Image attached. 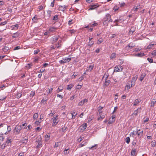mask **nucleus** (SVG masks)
I'll return each instance as SVG.
<instances>
[{
    "label": "nucleus",
    "mask_w": 156,
    "mask_h": 156,
    "mask_svg": "<svg viewBox=\"0 0 156 156\" xmlns=\"http://www.w3.org/2000/svg\"><path fill=\"white\" fill-rule=\"evenodd\" d=\"M20 46H16V47H15L13 50H18V49H20Z\"/></svg>",
    "instance_id": "nucleus-53"
},
{
    "label": "nucleus",
    "mask_w": 156,
    "mask_h": 156,
    "mask_svg": "<svg viewBox=\"0 0 156 156\" xmlns=\"http://www.w3.org/2000/svg\"><path fill=\"white\" fill-rule=\"evenodd\" d=\"M140 5H137V6H135L134 7V11H137L139 8Z\"/></svg>",
    "instance_id": "nucleus-41"
},
{
    "label": "nucleus",
    "mask_w": 156,
    "mask_h": 156,
    "mask_svg": "<svg viewBox=\"0 0 156 156\" xmlns=\"http://www.w3.org/2000/svg\"><path fill=\"white\" fill-rule=\"evenodd\" d=\"M58 16L56 15L53 17V20H55V21L57 20H58Z\"/></svg>",
    "instance_id": "nucleus-44"
},
{
    "label": "nucleus",
    "mask_w": 156,
    "mask_h": 156,
    "mask_svg": "<svg viewBox=\"0 0 156 156\" xmlns=\"http://www.w3.org/2000/svg\"><path fill=\"white\" fill-rule=\"evenodd\" d=\"M154 45V44H150L147 46V49L151 48H152V47Z\"/></svg>",
    "instance_id": "nucleus-42"
},
{
    "label": "nucleus",
    "mask_w": 156,
    "mask_h": 156,
    "mask_svg": "<svg viewBox=\"0 0 156 156\" xmlns=\"http://www.w3.org/2000/svg\"><path fill=\"white\" fill-rule=\"evenodd\" d=\"M108 76L106 75L105 79V82L104 84V86L106 87L108 86L110 83V80L108 79Z\"/></svg>",
    "instance_id": "nucleus-5"
},
{
    "label": "nucleus",
    "mask_w": 156,
    "mask_h": 156,
    "mask_svg": "<svg viewBox=\"0 0 156 156\" xmlns=\"http://www.w3.org/2000/svg\"><path fill=\"white\" fill-rule=\"evenodd\" d=\"M88 101V100L87 99H84L83 100L81 101L80 102L78 103V105L79 106H82L83 105L84 103L86 102H87Z\"/></svg>",
    "instance_id": "nucleus-10"
},
{
    "label": "nucleus",
    "mask_w": 156,
    "mask_h": 156,
    "mask_svg": "<svg viewBox=\"0 0 156 156\" xmlns=\"http://www.w3.org/2000/svg\"><path fill=\"white\" fill-rule=\"evenodd\" d=\"M147 60L150 63H152L153 62V60L151 58H147Z\"/></svg>",
    "instance_id": "nucleus-46"
},
{
    "label": "nucleus",
    "mask_w": 156,
    "mask_h": 156,
    "mask_svg": "<svg viewBox=\"0 0 156 156\" xmlns=\"http://www.w3.org/2000/svg\"><path fill=\"white\" fill-rule=\"evenodd\" d=\"M7 146L5 143L2 144L0 142V148L2 149H4L5 147Z\"/></svg>",
    "instance_id": "nucleus-16"
},
{
    "label": "nucleus",
    "mask_w": 156,
    "mask_h": 156,
    "mask_svg": "<svg viewBox=\"0 0 156 156\" xmlns=\"http://www.w3.org/2000/svg\"><path fill=\"white\" fill-rule=\"evenodd\" d=\"M94 66L93 65H90L89 67V70L91 71L93 68Z\"/></svg>",
    "instance_id": "nucleus-49"
},
{
    "label": "nucleus",
    "mask_w": 156,
    "mask_h": 156,
    "mask_svg": "<svg viewBox=\"0 0 156 156\" xmlns=\"http://www.w3.org/2000/svg\"><path fill=\"white\" fill-rule=\"evenodd\" d=\"M41 142H39L38 143V144H37V147H40L41 146Z\"/></svg>",
    "instance_id": "nucleus-63"
},
{
    "label": "nucleus",
    "mask_w": 156,
    "mask_h": 156,
    "mask_svg": "<svg viewBox=\"0 0 156 156\" xmlns=\"http://www.w3.org/2000/svg\"><path fill=\"white\" fill-rule=\"evenodd\" d=\"M9 47L6 46L5 47L3 48V50L5 52L9 50Z\"/></svg>",
    "instance_id": "nucleus-40"
},
{
    "label": "nucleus",
    "mask_w": 156,
    "mask_h": 156,
    "mask_svg": "<svg viewBox=\"0 0 156 156\" xmlns=\"http://www.w3.org/2000/svg\"><path fill=\"white\" fill-rule=\"evenodd\" d=\"M71 59V58H63L62 60L59 61V62L61 64H64L69 62Z\"/></svg>",
    "instance_id": "nucleus-2"
},
{
    "label": "nucleus",
    "mask_w": 156,
    "mask_h": 156,
    "mask_svg": "<svg viewBox=\"0 0 156 156\" xmlns=\"http://www.w3.org/2000/svg\"><path fill=\"white\" fill-rule=\"evenodd\" d=\"M98 6H97V5H91L90 7V8L89 9V10H92L94 9Z\"/></svg>",
    "instance_id": "nucleus-17"
},
{
    "label": "nucleus",
    "mask_w": 156,
    "mask_h": 156,
    "mask_svg": "<svg viewBox=\"0 0 156 156\" xmlns=\"http://www.w3.org/2000/svg\"><path fill=\"white\" fill-rule=\"evenodd\" d=\"M59 36H54L51 38V42L52 44L55 43L58 39Z\"/></svg>",
    "instance_id": "nucleus-4"
},
{
    "label": "nucleus",
    "mask_w": 156,
    "mask_h": 156,
    "mask_svg": "<svg viewBox=\"0 0 156 156\" xmlns=\"http://www.w3.org/2000/svg\"><path fill=\"white\" fill-rule=\"evenodd\" d=\"M156 102V100L155 99H153L151 103V107H153Z\"/></svg>",
    "instance_id": "nucleus-24"
},
{
    "label": "nucleus",
    "mask_w": 156,
    "mask_h": 156,
    "mask_svg": "<svg viewBox=\"0 0 156 156\" xmlns=\"http://www.w3.org/2000/svg\"><path fill=\"white\" fill-rule=\"evenodd\" d=\"M136 152V150L135 149H134V150H132V151L131 152V154L134 155L135 153Z\"/></svg>",
    "instance_id": "nucleus-52"
},
{
    "label": "nucleus",
    "mask_w": 156,
    "mask_h": 156,
    "mask_svg": "<svg viewBox=\"0 0 156 156\" xmlns=\"http://www.w3.org/2000/svg\"><path fill=\"white\" fill-rule=\"evenodd\" d=\"M67 6L64 5V6H59V9L60 10L64 12L66 9Z\"/></svg>",
    "instance_id": "nucleus-15"
},
{
    "label": "nucleus",
    "mask_w": 156,
    "mask_h": 156,
    "mask_svg": "<svg viewBox=\"0 0 156 156\" xmlns=\"http://www.w3.org/2000/svg\"><path fill=\"white\" fill-rule=\"evenodd\" d=\"M140 99H136L135 101L134 102L133 105L136 106L138 105V104L140 102Z\"/></svg>",
    "instance_id": "nucleus-19"
},
{
    "label": "nucleus",
    "mask_w": 156,
    "mask_h": 156,
    "mask_svg": "<svg viewBox=\"0 0 156 156\" xmlns=\"http://www.w3.org/2000/svg\"><path fill=\"white\" fill-rule=\"evenodd\" d=\"M137 133L138 136L142 135L143 133V130L141 129H137Z\"/></svg>",
    "instance_id": "nucleus-14"
},
{
    "label": "nucleus",
    "mask_w": 156,
    "mask_h": 156,
    "mask_svg": "<svg viewBox=\"0 0 156 156\" xmlns=\"http://www.w3.org/2000/svg\"><path fill=\"white\" fill-rule=\"evenodd\" d=\"M38 117V114L37 113H34L33 115V118L34 119H37Z\"/></svg>",
    "instance_id": "nucleus-38"
},
{
    "label": "nucleus",
    "mask_w": 156,
    "mask_h": 156,
    "mask_svg": "<svg viewBox=\"0 0 156 156\" xmlns=\"http://www.w3.org/2000/svg\"><path fill=\"white\" fill-rule=\"evenodd\" d=\"M35 95V92L34 91H32L30 93V95L32 97L34 96Z\"/></svg>",
    "instance_id": "nucleus-62"
},
{
    "label": "nucleus",
    "mask_w": 156,
    "mask_h": 156,
    "mask_svg": "<svg viewBox=\"0 0 156 156\" xmlns=\"http://www.w3.org/2000/svg\"><path fill=\"white\" fill-rule=\"evenodd\" d=\"M7 23V22L6 21H5L4 22H2L0 24V25H4L5 24H6Z\"/></svg>",
    "instance_id": "nucleus-56"
},
{
    "label": "nucleus",
    "mask_w": 156,
    "mask_h": 156,
    "mask_svg": "<svg viewBox=\"0 0 156 156\" xmlns=\"http://www.w3.org/2000/svg\"><path fill=\"white\" fill-rule=\"evenodd\" d=\"M86 129V127H79L78 130L80 132H83Z\"/></svg>",
    "instance_id": "nucleus-31"
},
{
    "label": "nucleus",
    "mask_w": 156,
    "mask_h": 156,
    "mask_svg": "<svg viewBox=\"0 0 156 156\" xmlns=\"http://www.w3.org/2000/svg\"><path fill=\"white\" fill-rule=\"evenodd\" d=\"M53 89L52 88H51V89L49 88V92L48 93V94H51L52 92Z\"/></svg>",
    "instance_id": "nucleus-50"
},
{
    "label": "nucleus",
    "mask_w": 156,
    "mask_h": 156,
    "mask_svg": "<svg viewBox=\"0 0 156 156\" xmlns=\"http://www.w3.org/2000/svg\"><path fill=\"white\" fill-rule=\"evenodd\" d=\"M141 109V108H138L136 110L134 111L133 114L136 115H137L138 112L140 113Z\"/></svg>",
    "instance_id": "nucleus-11"
},
{
    "label": "nucleus",
    "mask_w": 156,
    "mask_h": 156,
    "mask_svg": "<svg viewBox=\"0 0 156 156\" xmlns=\"http://www.w3.org/2000/svg\"><path fill=\"white\" fill-rule=\"evenodd\" d=\"M114 71L116 72L120 71L119 66L115 67V69H114Z\"/></svg>",
    "instance_id": "nucleus-28"
},
{
    "label": "nucleus",
    "mask_w": 156,
    "mask_h": 156,
    "mask_svg": "<svg viewBox=\"0 0 156 156\" xmlns=\"http://www.w3.org/2000/svg\"><path fill=\"white\" fill-rule=\"evenodd\" d=\"M18 156H24V153H21L19 154Z\"/></svg>",
    "instance_id": "nucleus-64"
},
{
    "label": "nucleus",
    "mask_w": 156,
    "mask_h": 156,
    "mask_svg": "<svg viewBox=\"0 0 156 156\" xmlns=\"http://www.w3.org/2000/svg\"><path fill=\"white\" fill-rule=\"evenodd\" d=\"M116 54L115 53H112L110 57V58L111 59H113L114 58H115L116 57Z\"/></svg>",
    "instance_id": "nucleus-25"
},
{
    "label": "nucleus",
    "mask_w": 156,
    "mask_h": 156,
    "mask_svg": "<svg viewBox=\"0 0 156 156\" xmlns=\"http://www.w3.org/2000/svg\"><path fill=\"white\" fill-rule=\"evenodd\" d=\"M105 115H100V117L98 119V120H99L101 119V120L104 118L105 117Z\"/></svg>",
    "instance_id": "nucleus-35"
},
{
    "label": "nucleus",
    "mask_w": 156,
    "mask_h": 156,
    "mask_svg": "<svg viewBox=\"0 0 156 156\" xmlns=\"http://www.w3.org/2000/svg\"><path fill=\"white\" fill-rule=\"evenodd\" d=\"M97 25L98 23H95V21L89 23V26H90V27H92L93 28L97 26Z\"/></svg>",
    "instance_id": "nucleus-12"
},
{
    "label": "nucleus",
    "mask_w": 156,
    "mask_h": 156,
    "mask_svg": "<svg viewBox=\"0 0 156 156\" xmlns=\"http://www.w3.org/2000/svg\"><path fill=\"white\" fill-rule=\"evenodd\" d=\"M40 121H39V120H38L37 121L34 122V124H35V126H37L39 125V124H40L41 122V118H40Z\"/></svg>",
    "instance_id": "nucleus-30"
},
{
    "label": "nucleus",
    "mask_w": 156,
    "mask_h": 156,
    "mask_svg": "<svg viewBox=\"0 0 156 156\" xmlns=\"http://www.w3.org/2000/svg\"><path fill=\"white\" fill-rule=\"evenodd\" d=\"M76 97V95H73L72 97L70 98L71 100H73Z\"/></svg>",
    "instance_id": "nucleus-45"
},
{
    "label": "nucleus",
    "mask_w": 156,
    "mask_h": 156,
    "mask_svg": "<svg viewBox=\"0 0 156 156\" xmlns=\"http://www.w3.org/2000/svg\"><path fill=\"white\" fill-rule=\"evenodd\" d=\"M144 119V122H147L149 120V118L147 117H145Z\"/></svg>",
    "instance_id": "nucleus-47"
},
{
    "label": "nucleus",
    "mask_w": 156,
    "mask_h": 156,
    "mask_svg": "<svg viewBox=\"0 0 156 156\" xmlns=\"http://www.w3.org/2000/svg\"><path fill=\"white\" fill-rule=\"evenodd\" d=\"M69 150V149H65L64 151V153L67 154L69 153V151H68Z\"/></svg>",
    "instance_id": "nucleus-55"
},
{
    "label": "nucleus",
    "mask_w": 156,
    "mask_h": 156,
    "mask_svg": "<svg viewBox=\"0 0 156 156\" xmlns=\"http://www.w3.org/2000/svg\"><path fill=\"white\" fill-rule=\"evenodd\" d=\"M63 87L61 86H59L58 89L56 91L57 93H59L61 91L63 90Z\"/></svg>",
    "instance_id": "nucleus-26"
},
{
    "label": "nucleus",
    "mask_w": 156,
    "mask_h": 156,
    "mask_svg": "<svg viewBox=\"0 0 156 156\" xmlns=\"http://www.w3.org/2000/svg\"><path fill=\"white\" fill-rule=\"evenodd\" d=\"M113 20L111 19V15L109 14H107L104 19L103 24L107 25L108 22H112Z\"/></svg>",
    "instance_id": "nucleus-1"
},
{
    "label": "nucleus",
    "mask_w": 156,
    "mask_h": 156,
    "mask_svg": "<svg viewBox=\"0 0 156 156\" xmlns=\"http://www.w3.org/2000/svg\"><path fill=\"white\" fill-rule=\"evenodd\" d=\"M40 51V50L39 49H37L36 50H34V54L35 55H36Z\"/></svg>",
    "instance_id": "nucleus-43"
},
{
    "label": "nucleus",
    "mask_w": 156,
    "mask_h": 156,
    "mask_svg": "<svg viewBox=\"0 0 156 156\" xmlns=\"http://www.w3.org/2000/svg\"><path fill=\"white\" fill-rule=\"evenodd\" d=\"M130 141V138L129 137H127L126 139V142L127 144H129Z\"/></svg>",
    "instance_id": "nucleus-39"
},
{
    "label": "nucleus",
    "mask_w": 156,
    "mask_h": 156,
    "mask_svg": "<svg viewBox=\"0 0 156 156\" xmlns=\"http://www.w3.org/2000/svg\"><path fill=\"white\" fill-rule=\"evenodd\" d=\"M12 140L10 137H8L5 141V144L6 145L9 146L11 145Z\"/></svg>",
    "instance_id": "nucleus-3"
},
{
    "label": "nucleus",
    "mask_w": 156,
    "mask_h": 156,
    "mask_svg": "<svg viewBox=\"0 0 156 156\" xmlns=\"http://www.w3.org/2000/svg\"><path fill=\"white\" fill-rule=\"evenodd\" d=\"M50 135L49 133L47 134L45 136V140L46 141H47L49 139Z\"/></svg>",
    "instance_id": "nucleus-22"
},
{
    "label": "nucleus",
    "mask_w": 156,
    "mask_h": 156,
    "mask_svg": "<svg viewBox=\"0 0 156 156\" xmlns=\"http://www.w3.org/2000/svg\"><path fill=\"white\" fill-rule=\"evenodd\" d=\"M22 96V92H17L16 94V98L17 99H19Z\"/></svg>",
    "instance_id": "nucleus-20"
},
{
    "label": "nucleus",
    "mask_w": 156,
    "mask_h": 156,
    "mask_svg": "<svg viewBox=\"0 0 156 156\" xmlns=\"http://www.w3.org/2000/svg\"><path fill=\"white\" fill-rule=\"evenodd\" d=\"M46 100H47L46 99L45 100L44 99H43L41 100V102L44 104H45L46 103Z\"/></svg>",
    "instance_id": "nucleus-48"
},
{
    "label": "nucleus",
    "mask_w": 156,
    "mask_h": 156,
    "mask_svg": "<svg viewBox=\"0 0 156 156\" xmlns=\"http://www.w3.org/2000/svg\"><path fill=\"white\" fill-rule=\"evenodd\" d=\"M21 129V127H15L13 130V132L16 134H18L20 133Z\"/></svg>",
    "instance_id": "nucleus-8"
},
{
    "label": "nucleus",
    "mask_w": 156,
    "mask_h": 156,
    "mask_svg": "<svg viewBox=\"0 0 156 156\" xmlns=\"http://www.w3.org/2000/svg\"><path fill=\"white\" fill-rule=\"evenodd\" d=\"M6 97L5 96L4 97H2V96H0V100L3 101L6 98Z\"/></svg>",
    "instance_id": "nucleus-54"
},
{
    "label": "nucleus",
    "mask_w": 156,
    "mask_h": 156,
    "mask_svg": "<svg viewBox=\"0 0 156 156\" xmlns=\"http://www.w3.org/2000/svg\"><path fill=\"white\" fill-rule=\"evenodd\" d=\"M97 146V145L95 144V145H94L93 146H92L90 147H89V149H92V150H94V149H96L97 148V147H96Z\"/></svg>",
    "instance_id": "nucleus-36"
},
{
    "label": "nucleus",
    "mask_w": 156,
    "mask_h": 156,
    "mask_svg": "<svg viewBox=\"0 0 156 156\" xmlns=\"http://www.w3.org/2000/svg\"><path fill=\"white\" fill-rule=\"evenodd\" d=\"M87 126V124L86 123H84L80 127H86Z\"/></svg>",
    "instance_id": "nucleus-61"
},
{
    "label": "nucleus",
    "mask_w": 156,
    "mask_h": 156,
    "mask_svg": "<svg viewBox=\"0 0 156 156\" xmlns=\"http://www.w3.org/2000/svg\"><path fill=\"white\" fill-rule=\"evenodd\" d=\"M57 28L54 27H50L49 28V31L51 32H54L56 30Z\"/></svg>",
    "instance_id": "nucleus-18"
},
{
    "label": "nucleus",
    "mask_w": 156,
    "mask_h": 156,
    "mask_svg": "<svg viewBox=\"0 0 156 156\" xmlns=\"http://www.w3.org/2000/svg\"><path fill=\"white\" fill-rule=\"evenodd\" d=\"M4 139V137L3 136H0V140L1 141H3Z\"/></svg>",
    "instance_id": "nucleus-58"
},
{
    "label": "nucleus",
    "mask_w": 156,
    "mask_h": 156,
    "mask_svg": "<svg viewBox=\"0 0 156 156\" xmlns=\"http://www.w3.org/2000/svg\"><path fill=\"white\" fill-rule=\"evenodd\" d=\"M145 74H142L140 77V81H142L143 80L144 78L145 77Z\"/></svg>",
    "instance_id": "nucleus-32"
},
{
    "label": "nucleus",
    "mask_w": 156,
    "mask_h": 156,
    "mask_svg": "<svg viewBox=\"0 0 156 156\" xmlns=\"http://www.w3.org/2000/svg\"><path fill=\"white\" fill-rule=\"evenodd\" d=\"M58 117L57 116H56L55 118L54 117L53 118H52V119L53 120V123L52 124V126H56L58 122V120L56 118Z\"/></svg>",
    "instance_id": "nucleus-7"
},
{
    "label": "nucleus",
    "mask_w": 156,
    "mask_h": 156,
    "mask_svg": "<svg viewBox=\"0 0 156 156\" xmlns=\"http://www.w3.org/2000/svg\"><path fill=\"white\" fill-rule=\"evenodd\" d=\"M19 36V34L17 32H16L13 34L12 37L13 38H16L18 37Z\"/></svg>",
    "instance_id": "nucleus-27"
},
{
    "label": "nucleus",
    "mask_w": 156,
    "mask_h": 156,
    "mask_svg": "<svg viewBox=\"0 0 156 156\" xmlns=\"http://www.w3.org/2000/svg\"><path fill=\"white\" fill-rule=\"evenodd\" d=\"M28 138L27 137H24L21 140V142L23 143L26 144L28 141Z\"/></svg>",
    "instance_id": "nucleus-13"
},
{
    "label": "nucleus",
    "mask_w": 156,
    "mask_h": 156,
    "mask_svg": "<svg viewBox=\"0 0 156 156\" xmlns=\"http://www.w3.org/2000/svg\"><path fill=\"white\" fill-rule=\"evenodd\" d=\"M76 115V114H75V115H74L73 113H72V112H71L70 113H68L67 114V117H68L69 116L70 117V118H69V119H74L75 118V116Z\"/></svg>",
    "instance_id": "nucleus-9"
},
{
    "label": "nucleus",
    "mask_w": 156,
    "mask_h": 156,
    "mask_svg": "<svg viewBox=\"0 0 156 156\" xmlns=\"http://www.w3.org/2000/svg\"><path fill=\"white\" fill-rule=\"evenodd\" d=\"M73 87V84H71L68 85L67 87V89L70 90L71 89V88Z\"/></svg>",
    "instance_id": "nucleus-23"
},
{
    "label": "nucleus",
    "mask_w": 156,
    "mask_h": 156,
    "mask_svg": "<svg viewBox=\"0 0 156 156\" xmlns=\"http://www.w3.org/2000/svg\"><path fill=\"white\" fill-rule=\"evenodd\" d=\"M153 55L156 56V50H154L152 53Z\"/></svg>",
    "instance_id": "nucleus-51"
},
{
    "label": "nucleus",
    "mask_w": 156,
    "mask_h": 156,
    "mask_svg": "<svg viewBox=\"0 0 156 156\" xmlns=\"http://www.w3.org/2000/svg\"><path fill=\"white\" fill-rule=\"evenodd\" d=\"M119 66L120 69V71H122V70L123 69V67L122 66L120 65Z\"/></svg>",
    "instance_id": "nucleus-60"
},
{
    "label": "nucleus",
    "mask_w": 156,
    "mask_h": 156,
    "mask_svg": "<svg viewBox=\"0 0 156 156\" xmlns=\"http://www.w3.org/2000/svg\"><path fill=\"white\" fill-rule=\"evenodd\" d=\"M87 144V142L85 141H83L80 144L79 147H81Z\"/></svg>",
    "instance_id": "nucleus-29"
},
{
    "label": "nucleus",
    "mask_w": 156,
    "mask_h": 156,
    "mask_svg": "<svg viewBox=\"0 0 156 156\" xmlns=\"http://www.w3.org/2000/svg\"><path fill=\"white\" fill-rule=\"evenodd\" d=\"M115 115H113L109 119L108 123L109 124L112 123L113 122H114L115 121Z\"/></svg>",
    "instance_id": "nucleus-6"
},
{
    "label": "nucleus",
    "mask_w": 156,
    "mask_h": 156,
    "mask_svg": "<svg viewBox=\"0 0 156 156\" xmlns=\"http://www.w3.org/2000/svg\"><path fill=\"white\" fill-rule=\"evenodd\" d=\"M137 76H135L134 77H133L132 79V81H131V83L133 82L134 83L136 81L137 79Z\"/></svg>",
    "instance_id": "nucleus-34"
},
{
    "label": "nucleus",
    "mask_w": 156,
    "mask_h": 156,
    "mask_svg": "<svg viewBox=\"0 0 156 156\" xmlns=\"http://www.w3.org/2000/svg\"><path fill=\"white\" fill-rule=\"evenodd\" d=\"M103 41V38H99L98 41L97 42V44H100L101 43H102Z\"/></svg>",
    "instance_id": "nucleus-33"
},
{
    "label": "nucleus",
    "mask_w": 156,
    "mask_h": 156,
    "mask_svg": "<svg viewBox=\"0 0 156 156\" xmlns=\"http://www.w3.org/2000/svg\"><path fill=\"white\" fill-rule=\"evenodd\" d=\"M55 0H54L53 1L51 2V6L53 7L54 6V2H55Z\"/></svg>",
    "instance_id": "nucleus-57"
},
{
    "label": "nucleus",
    "mask_w": 156,
    "mask_h": 156,
    "mask_svg": "<svg viewBox=\"0 0 156 156\" xmlns=\"http://www.w3.org/2000/svg\"><path fill=\"white\" fill-rule=\"evenodd\" d=\"M69 31H70V33L72 34L73 33L74 34L76 32V31L74 30H70Z\"/></svg>",
    "instance_id": "nucleus-59"
},
{
    "label": "nucleus",
    "mask_w": 156,
    "mask_h": 156,
    "mask_svg": "<svg viewBox=\"0 0 156 156\" xmlns=\"http://www.w3.org/2000/svg\"><path fill=\"white\" fill-rule=\"evenodd\" d=\"M103 107L101 106H99L98 108V111L100 114L102 112L101 110L102 109Z\"/></svg>",
    "instance_id": "nucleus-37"
},
{
    "label": "nucleus",
    "mask_w": 156,
    "mask_h": 156,
    "mask_svg": "<svg viewBox=\"0 0 156 156\" xmlns=\"http://www.w3.org/2000/svg\"><path fill=\"white\" fill-rule=\"evenodd\" d=\"M122 20V21H123L124 20L122 19V18L120 17L119 18V19H118L117 20H115L114 21V23H115V22L116 23H121V21Z\"/></svg>",
    "instance_id": "nucleus-21"
}]
</instances>
